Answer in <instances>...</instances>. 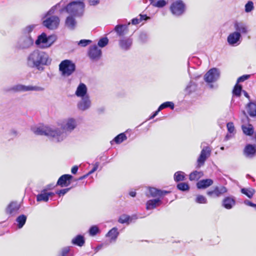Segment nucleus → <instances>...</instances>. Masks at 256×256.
<instances>
[{"instance_id": "09e8293b", "label": "nucleus", "mask_w": 256, "mask_h": 256, "mask_svg": "<svg viewBox=\"0 0 256 256\" xmlns=\"http://www.w3.org/2000/svg\"><path fill=\"white\" fill-rule=\"evenodd\" d=\"M98 231L99 230L98 226H92L89 230L90 234L92 236H94L98 233Z\"/></svg>"}, {"instance_id": "ea45409f", "label": "nucleus", "mask_w": 256, "mask_h": 256, "mask_svg": "<svg viewBox=\"0 0 256 256\" xmlns=\"http://www.w3.org/2000/svg\"><path fill=\"white\" fill-rule=\"evenodd\" d=\"M242 92V87L240 85L238 84H236L232 92L233 94L236 96H240V94Z\"/></svg>"}, {"instance_id": "e2e57ef3", "label": "nucleus", "mask_w": 256, "mask_h": 256, "mask_svg": "<svg viewBox=\"0 0 256 256\" xmlns=\"http://www.w3.org/2000/svg\"><path fill=\"white\" fill-rule=\"evenodd\" d=\"M160 111V110H159V109L158 108V110L154 112V114L150 116V119H152L153 118H154Z\"/></svg>"}, {"instance_id": "423d86ee", "label": "nucleus", "mask_w": 256, "mask_h": 256, "mask_svg": "<svg viewBox=\"0 0 256 256\" xmlns=\"http://www.w3.org/2000/svg\"><path fill=\"white\" fill-rule=\"evenodd\" d=\"M186 6L182 0H174L170 5L169 10L171 14L176 17L182 16L186 12Z\"/></svg>"}, {"instance_id": "bf43d9fd", "label": "nucleus", "mask_w": 256, "mask_h": 256, "mask_svg": "<svg viewBox=\"0 0 256 256\" xmlns=\"http://www.w3.org/2000/svg\"><path fill=\"white\" fill-rule=\"evenodd\" d=\"M141 22L140 20V18H134L132 20V24H137Z\"/></svg>"}, {"instance_id": "37998d69", "label": "nucleus", "mask_w": 256, "mask_h": 256, "mask_svg": "<svg viewBox=\"0 0 256 256\" xmlns=\"http://www.w3.org/2000/svg\"><path fill=\"white\" fill-rule=\"evenodd\" d=\"M177 188L182 191H186L189 190V186L187 183L180 182L178 184Z\"/></svg>"}, {"instance_id": "f3484780", "label": "nucleus", "mask_w": 256, "mask_h": 256, "mask_svg": "<svg viewBox=\"0 0 256 256\" xmlns=\"http://www.w3.org/2000/svg\"><path fill=\"white\" fill-rule=\"evenodd\" d=\"M241 37L240 34L238 32H233L230 34L227 38L228 43L232 46L238 44V42Z\"/></svg>"}, {"instance_id": "c85d7f7f", "label": "nucleus", "mask_w": 256, "mask_h": 256, "mask_svg": "<svg viewBox=\"0 0 256 256\" xmlns=\"http://www.w3.org/2000/svg\"><path fill=\"white\" fill-rule=\"evenodd\" d=\"M84 239L83 236L78 235L74 237L72 240V243L79 246H82L84 244Z\"/></svg>"}, {"instance_id": "de8ad7c7", "label": "nucleus", "mask_w": 256, "mask_h": 256, "mask_svg": "<svg viewBox=\"0 0 256 256\" xmlns=\"http://www.w3.org/2000/svg\"><path fill=\"white\" fill-rule=\"evenodd\" d=\"M245 12H250L254 9V4L252 1H248L245 5Z\"/></svg>"}, {"instance_id": "9d476101", "label": "nucleus", "mask_w": 256, "mask_h": 256, "mask_svg": "<svg viewBox=\"0 0 256 256\" xmlns=\"http://www.w3.org/2000/svg\"><path fill=\"white\" fill-rule=\"evenodd\" d=\"M220 76V70L216 68H212L206 74L204 79L206 82L212 83L216 81Z\"/></svg>"}, {"instance_id": "6ab92c4d", "label": "nucleus", "mask_w": 256, "mask_h": 256, "mask_svg": "<svg viewBox=\"0 0 256 256\" xmlns=\"http://www.w3.org/2000/svg\"><path fill=\"white\" fill-rule=\"evenodd\" d=\"M132 40L131 38H123L119 40V45L120 48L124 50H128L132 46Z\"/></svg>"}, {"instance_id": "7c9ffc66", "label": "nucleus", "mask_w": 256, "mask_h": 256, "mask_svg": "<svg viewBox=\"0 0 256 256\" xmlns=\"http://www.w3.org/2000/svg\"><path fill=\"white\" fill-rule=\"evenodd\" d=\"M248 112L251 116H256V104L250 102L247 105Z\"/></svg>"}, {"instance_id": "49530a36", "label": "nucleus", "mask_w": 256, "mask_h": 256, "mask_svg": "<svg viewBox=\"0 0 256 256\" xmlns=\"http://www.w3.org/2000/svg\"><path fill=\"white\" fill-rule=\"evenodd\" d=\"M108 38H103L99 40L98 44L100 47L104 48L108 44Z\"/></svg>"}, {"instance_id": "dca6fc26", "label": "nucleus", "mask_w": 256, "mask_h": 256, "mask_svg": "<svg viewBox=\"0 0 256 256\" xmlns=\"http://www.w3.org/2000/svg\"><path fill=\"white\" fill-rule=\"evenodd\" d=\"M244 155L248 158H252L256 155V145L247 144L244 150Z\"/></svg>"}, {"instance_id": "4468645a", "label": "nucleus", "mask_w": 256, "mask_h": 256, "mask_svg": "<svg viewBox=\"0 0 256 256\" xmlns=\"http://www.w3.org/2000/svg\"><path fill=\"white\" fill-rule=\"evenodd\" d=\"M74 94L78 98H82L89 96L88 94V88L86 86L80 82L76 88Z\"/></svg>"}, {"instance_id": "4be33fe9", "label": "nucleus", "mask_w": 256, "mask_h": 256, "mask_svg": "<svg viewBox=\"0 0 256 256\" xmlns=\"http://www.w3.org/2000/svg\"><path fill=\"white\" fill-rule=\"evenodd\" d=\"M213 184V180L212 179L208 178L202 180L198 182L196 186L198 189H204L212 186Z\"/></svg>"}, {"instance_id": "4c0bfd02", "label": "nucleus", "mask_w": 256, "mask_h": 256, "mask_svg": "<svg viewBox=\"0 0 256 256\" xmlns=\"http://www.w3.org/2000/svg\"><path fill=\"white\" fill-rule=\"evenodd\" d=\"M170 107L172 110H174V104L171 102H164L158 107L159 110H162Z\"/></svg>"}, {"instance_id": "20e7f679", "label": "nucleus", "mask_w": 256, "mask_h": 256, "mask_svg": "<svg viewBox=\"0 0 256 256\" xmlns=\"http://www.w3.org/2000/svg\"><path fill=\"white\" fill-rule=\"evenodd\" d=\"M56 36L50 35L47 36L45 33H42L38 36L35 42L36 44L40 48H50L56 40Z\"/></svg>"}, {"instance_id": "2eb2a0df", "label": "nucleus", "mask_w": 256, "mask_h": 256, "mask_svg": "<svg viewBox=\"0 0 256 256\" xmlns=\"http://www.w3.org/2000/svg\"><path fill=\"white\" fill-rule=\"evenodd\" d=\"M102 55V51L96 46H93L90 48L88 56L91 59L98 60Z\"/></svg>"}, {"instance_id": "a18cd8bd", "label": "nucleus", "mask_w": 256, "mask_h": 256, "mask_svg": "<svg viewBox=\"0 0 256 256\" xmlns=\"http://www.w3.org/2000/svg\"><path fill=\"white\" fill-rule=\"evenodd\" d=\"M34 26L30 25L26 26L22 30V34H30V33L33 30Z\"/></svg>"}, {"instance_id": "72a5a7b5", "label": "nucleus", "mask_w": 256, "mask_h": 256, "mask_svg": "<svg viewBox=\"0 0 256 256\" xmlns=\"http://www.w3.org/2000/svg\"><path fill=\"white\" fill-rule=\"evenodd\" d=\"M174 178L176 182L184 180L185 178V174L182 171L177 172L174 174Z\"/></svg>"}, {"instance_id": "a878e982", "label": "nucleus", "mask_w": 256, "mask_h": 256, "mask_svg": "<svg viewBox=\"0 0 256 256\" xmlns=\"http://www.w3.org/2000/svg\"><path fill=\"white\" fill-rule=\"evenodd\" d=\"M235 205V200L232 197H226L222 200V206L226 209H231Z\"/></svg>"}, {"instance_id": "bb28decb", "label": "nucleus", "mask_w": 256, "mask_h": 256, "mask_svg": "<svg viewBox=\"0 0 256 256\" xmlns=\"http://www.w3.org/2000/svg\"><path fill=\"white\" fill-rule=\"evenodd\" d=\"M54 195V193L52 192H42L40 194H38L36 196V200L38 202L44 201L47 202L49 200L50 196H52Z\"/></svg>"}, {"instance_id": "7ed1b4c3", "label": "nucleus", "mask_w": 256, "mask_h": 256, "mask_svg": "<svg viewBox=\"0 0 256 256\" xmlns=\"http://www.w3.org/2000/svg\"><path fill=\"white\" fill-rule=\"evenodd\" d=\"M58 6L56 5L52 7L46 14V19L43 20L44 26L50 30L56 29L59 26L60 22L59 18L56 16H52Z\"/></svg>"}, {"instance_id": "c9c22d12", "label": "nucleus", "mask_w": 256, "mask_h": 256, "mask_svg": "<svg viewBox=\"0 0 256 256\" xmlns=\"http://www.w3.org/2000/svg\"><path fill=\"white\" fill-rule=\"evenodd\" d=\"M26 220V216L22 214L16 218V222L18 223V228H22L24 225L25 224Z\"/></svg>"}, {"instance_id": "5701e85b", "label": "nucleus", "mask_w": 256, "mask_h": 256, "mask_svg": "<svg viewBox=\"0 0 256 256\" xmlns=\"http://www.w3.org/2000/svg\"><path fill=\"white\" fill-rule=\"evenodd\" d=\"M234 28L236 30V32H238L240 34H246L248 32V28L247 26L242 22H236L234 24Z\"/></svg>"}, {"instance_id": "f257e3e1", "label": "nucleus", "mask_w": 256, "mask_h": 256, "mask_svg": "<svg viewBox=\"0 0 256 256\" xmlns=\"http://www.w3.org/2000/svg\"><path fill=\"white\" fill-rule=\"evenodd\" d=\"M59 128L52 126L38 124L32 126V132L36 135L45 136L54 142H60L67 136L68 133L72 132L76 127L75 118H68L58 122Z\"/></svg>"}, {"instance_id": "864d4df0", "label": "nucleus", "mask_w": 256, "mask_h": 256, "mask_svg": "<svg viewBox=\"0 0 256 256\" xmlns=\"http://www.w3.org/2000/svg\"><path fill=\"white\" fill-rule=\"evenodd\" d=\"M250 77V75L249 74L243 75L240 76L237 80V84H238V82H242L248 80Z\"/></svg>"}, {"instance_id": "39448f33", "label": "nucleus", "mask_w": 256, "mask_h": 256, "mask_svg": "<svg viewBox=\"0 0 256 256\" xmlns=\"http://www.w3.org/2000/svg\"><path fill=\"white\" fill-rule=\"evenodd\" d=\"M84 4L82 2H72L67 5L62 10H66L70 14L80 16L84 12Z\"/></svg>"}, {"instance_id": "f8f14e48", "label": "nucleus", "mask_w": 256, "mask_h": 256, "mask_svg": "<svg viewBox=\"0 0 256 256\" xmlns=\"http://www.w3.org/2000/svg\"><path fill=\"white\" fill-rule=\"evenodd\" d=\"M80 100L78 102V109L82 112L89 110L92 106V101L89 96L80 98Z\"/></svg>"}, {"instance_id": "1a4fd4ad", "label": "nucleus", "mask_w": 256, "mask_h": 256, "mask_svg": "<svg viewBox=\"0 0 256 256\" xmlns=\"http://www.w3.org/2000/svg\"><path fill=\"white\" fill-rule=\"evenodd\" d=\"M44 88L43 87L40 86H25L22 84H17L11 87L10 90L14 92H22L27 91H36L42 92L44 91Z\"/></svg>"}, {"instance_id": "f03ea898", "label": "nucleus", "mask_w": 256, "mask_h": 256, "mask_svg": "<svg viewBox=\"0 0 256 256\" xmlns=\"http://www.w3.org/2000/svg\"><path fill=\"white\" fill-rule=\"evenodd\" d=\"M51 61L48 53L38 49L30 52L26 58V66L38 70H40L44 66L50 64Z\"/></svg>"}, {"instance_id": "f704fd0d", "label": "nucleus", "mask_w": 256, "mask_h": 256, "mask_svg": "<svg viewBox=\"0 0 256 256\" xmlns=\"http://www.w3.org/2000/svg\"><path fill=\"white\" fill-rule=\"evenodd\" d=\"M126 139L127 137L126 135L124 133H121L114 138V141L116 144H120Z\"/></svg>"}, {"instance_id": "cd10ccee", "label": "nucleus", "mask_w": 256, "mask_h": 256, "mask_svg": "<svg viewBox=\"0 0 256 256\" xmlns=\"http://www.w3.org/2000/svg\"><path fill=\"white\" fill-rule=\"evenodd\" d=\"M20 208V204L16 202H11L6 208L7 213L10 214H15Z\"/></svg>"}, {"instance_id": "393cba45", "label": "nucleus", "mask_w": 256, "mask_h": 256, "mask_svg": "<svg viewBox=\"0 0 256 256\" xmlns=\"http://www.w3.org/2000/svg\"><path fill=\"white\" fill-rule=\"evenodd\" d=\"M65 24L67 28L70 30H73L76 28L77 22L74 17L68 16L66 18Z\"/></svg>"}, {"instance_id": "13d9d810", "label": "nucleus", "mask_w": 256, "mask_h": 256, "mask_svg": "<svg viewBox=\"0 0 256 256\" xmlns=\"http://www.w3.org/2000/svg\"><path fill=\"white\" fill-rule=\"evenodd\" d=\"M90 5L95 6L100 3V0H88Z\"/></svg>"}, {"instance_id": "6e6d98bb", "label": "nucleus", "mask_w": 256, "mask_h": 256, "mask_svg": "<svg viewBox=\"0 0 256 256\" xmlns=\"http://www.w3.org/2000/svg\"><path fill=\"white\" fill-rule=\"evenodd\" d=\"M69 190L70 188L62 189L56 192V194H58L59 196H60L65 194Z\"/></svg>"}, {"instance_id": "0e129e2a", "label": "nucleus", "mask_w": 256, "mask_h": 256, "mask_svg": "<svg viewBox=\"0 0 256 256\" xmlns=\"http://www.w3.org/2000/svg\"><path fill=\"white\" fill-rule=\"evenodd\" d=\"M245 203H246L247 205L250 206L254 207V208H256V204H253V203H252V202H250L248 201V202H245Z\"/></svg>"}, {"instance_id": "6e6552de", "label": "nucleus", "mask_w": 256, "mask_h": 256, "mask_svg": "<svg viewBox=\"0 0 256 256\" xmlns=\"http://www.w3.org/2000/svg\"><path fill=\"white\" fill-rule=\"evenodd\" d=\"M76 66L71 60H62L59 64V70L63 76H70L75 70Z\"/></svg>"}, {"instance_id": "58836bf2", "label": "nucleus", "mask_w": 256, "mask_h": 256, "mask_svg": "<svg viewBox=\"0 0 256 256\" xmlns=\"http://www.w3.org/2000/svg\"><path fill=\"white\" fill-rule=\"evenodd\" d=\"M196 88V84L192 82L188 84L185 88V91L188 94H190L193 91H194Z\"/></svg>"}, {"instance_id": "69168bd1", "label": "nucleus", "mask_w": 256, "mask_h": 256, "mask_svg": "<svg viewBox=\"0 0 256 256\" xmlns=\"http://www.w3.org/2000/svg\"><path fill=\"white\" fill-rule=\"evenodd\" d=\"M129 194L132 197H134L136 196V192L134 191H131L129 192Z\"/></svg>"}, {"instance_id": "a19ab883", "label": "nucleus", "mask_w": 256, "mask_h": 256, "mask_svg": "<svg viewBox=\"0 0 256 256\" xmlns=\"http://www.w3.org/2000/svg\"><path fill=\"white\" fill-rule=\"evenodd\" d=\"M130 216L126 214L122 215L118 218V222L120 224L129 223L130 221Z\"/></svg>"}, {"instance_id": "2f4dec72", "label": "nucleus", "mask_w": 256, "mask_h": 256, "mask_svg": "<svg viewBox=\"0 0 256 256\" xmlns=\"http://www.w3.org/2000/svg\"><path fill=\"white\" fill-rule=\"evenodd\" d=\"M204 175V174L202 172H198L197 170H195L192 173L190 174L189 176V179L190 180H197L202 178Z\"/></svg>"}, {"instance_id": "680f3d73", "label": "nucleus", "mask_w": 256, "mask_h": 256, "mask_svg": "<svg viewBox=\"0 0 256 256\" xmlns=\"http://www.w3.org/2000/svg\"><path fill=\"white\" fill-rule=\"evenodd\" d=\"M140 20L141 22L144 20H146L149 18L146 15L140 14Z\"/></svg>"}, {"instance_id": "9b49d317", "label": "nucleus", "mask_w": 256, "mask_h": 256, "mask_svg": "<svg viewBox=\"0 0 256 256\" xmlns=\"http://www.w3.org/2000/svg\"><path fill=\"white\" fill-rule=\"evenodd\" d=\"M211 149L208 146H206L201 150L200 154L197 160V167L200 168L202 166L206 160L210 156Z\"/></svg>"}, {"instance_id": "aec40b11", "label": "nucleus", "mask_w": 256, "mask_h": 256, "mask_svg": "<svg viewBox=\"0 0 256 256\" xmlns=\"http://www.w3.org/2000/svg\"><path fill=\"white\" fill-rule=\"evenodd\" d=\"M130 24V22L128 25L118 24L114 28V30L117 34L119 36H123L126 34L128 30V26Z\"/></svg>"}, {"instance_id": "8fccbe9b", "label": "nucleus", "mask_w": 256, "mask_h": 256, "mask_svg": "<svg viewBox=\"0 0 256 256\" xmlns=\"http://www.w3.org/2000/svg\"><path fill=\"white\" fill-rule=\"evenodd\" d=\"M92 41L88 40H82L78 42V44L81 46H86L89 44Z\"/></svg>"}, {"instance_id": "e433bc0d", "label": "nucleus", "mask_w": 256, "mask_h": 256, "mask_svg": "<svg viewBox=\"0 0 256 256\" xmlns=\"http://www.w3.org/2000/svg\"><path fill=\"white\" fill-rule=\"evenodd\" d=\"M241 192L248 198H251L254 193V190L252 188H242Z\"/></svg>"}, {"instance_id": "b1692460", "label": "nucleus", "mask_w": 256, "mask_h": 256, "mask_svg": "<svg viewBox=\"0 0 256 256\" xmlns=\"http://www.w3.org/2000/svg\"><path fill=\"white\" fill-rule=\"evenodd\" d=\"M162 204V202L160 198L150 200L146 202V208L148 210H152Z\"/></svg>"}, {"instance_id": "a211bd4d", "label": "nucleus", "mask_w": 256, "mask_h": 256, "mask_svg": "<svg viewBox=\"0 0 256 256\" xmlns=\"http://www.w3.org/2000/svg\"><path fill=\"white\" fill-rule=\"evenodd\" d=\"M72 178V176L70 174L62 175L58 178L57 184L62 187L67 186L70 185Z\"/></svg>"}, {"instance_id": "c03bdc74", "label": "nucleus", "mask_w": 256, "mask_h": 256, "mask_svg": "<svg viewBox=\"0 0 256 256\" xmlns=\"http://www.w3.org/2000/svg\"><path fill=\"white\" fill-rule=\"evenodd\" d=\"M167 2L166 0H158L156 1V3L154 4V7L162 8L165 6Z\"/></svg>"}, {"instance_id": "4d7b16f0", "label": "nucleus", "mask_w": 256, "mask_h": 256, "mask_svg": "<svg viewBox=\"0 0 256 256\" xmlns=\"http://www.w3.org/2000/svg\"><path fill=\"white\" fill-rule=\"evenodd\" d=\"M98 166H99V163L98 162H96L94 164V166L93 168L88 172V174H90H90L94 173L95 171H96L97 170Z\"/></svg>"}, {"instance_id": "052dcab7", "label": "nucleus", "mask_w": 256, "mask_h": 256, "mask_svg": "<svg viewBox=\"0 0 256 256\" xmlns=\"http://www.w3.org/2000/svg\"><path fill=\"white\" fill-rule=\"evenodd\" d=\"M78 170V166H74L72 168V170H71V172H72L73 174H76Z\"/></svg>"}, {"instance_id": "412c9836", "label": "nucleus", "mask_w": 256, "mask_h": 256, "mask_svg": "<svg viewBox=\"0 0 256 256\" xmlns=\"http://www.w3.org/2000/svg\"><path fill=\"white\" fill-rule=\"evenodd\" d=\"M119 234L118 228L114 227L112 228L106 234V236L110 238V242H116Z\"/></svg>"}, {"instance_id": "603ef678", "label": "nucleus", "mask_w": 256, "mask_h": 256, "mask_svg": "<svg viewBox=\"0 0 256 256\" xmlns=\"http://www.w3.org/2000/svg\"><path fill=\"white\" fill-rule=\"evenodd\" d=\"M70 248L68 246L64 247L62 248L61 251V256H67V254L69 252Z\"/></svg>"}, {"instance_id": "0eeeda50", "label": "nucleus", "mask_w": 256, "mask_h": 256, "mask_svg": "<svg viewBox=\"0 0 256 256\" xmlns=\"http://www.w3.org/2000/svg\"><path fill=\"white\" fill-rule=\"evenodd\" d=\"M34 43V40L30 34H22L18 38L15 48L17 50H24L31 48Z\"/></svg>"}, {"instance_id": "774afa93", "label": "nucleus", "mask_w": 256, "mask_h": 256, "mask_svg": "<svg viewBox=\"0 0 256 256\" xmlns=\"http://www.w3.org/2000/svg\"><path fill=\"white\" fill-rule=\"evenodd\" d=\"M12 134L16 136L18 134V132L15 130H12L10 132Z\"/></svg>"}, {"instance_id": "3c124183", "label": "nucleus", "mask_w": 256, "mask_h": 256, "mask_svg": "<svg viewBox=\"0 0 256 256\" xmlns=\"http://www.w3.org/2000/svg\"><path fill=\"white\" fill-rule=\"evenodd\" d=\"M226 127L229 132L233 133L234 131V126L232 122H228L226 124Z\"/></svg>"}, {"instance_id": "79ce46f5", "label": "nucleus", "mask_w": 256, "mask_h": 256, "mask_svg": "<svg viewBox=\"0 0 256 256\" xmlns=\"http://www.w3.org/2000/svg\"><path fill=\"white\" fill-rule=\"evenodd\" d=\"M196 202L198 204H206L207 203V200L206 198L200 194L197 195L196 198Z\"/></svg>"}, {"instance_id": "c756f323", "label": "nucleus", "mask_w": 256, "mask_h": 256, "mask_svg": "<svg viewBox=\"0 0 256 256\" xmlns=\"http://www.w3.org/2000/svg\"><path fill=\"white\" fill-rule=\"evenodd\" d=\"M242 128L243 132L247 136H252L254 133V128L252 124H242Z\"/></svg>"}, {"instance_id": "338daca9", "label": "nucleus", "mask_w": 256, "mask_h": 256, "mask_svg": "<svg viewBox=\"0 0 256 256\" xmlns=\"http://www.w3.org/2000/svg\"><path fill=\"white\" fill-rule=\"evenodd\" d=\"M242 92L244 94V96L246 98H248V100H250V96L248 95V92H246L245 90H243L242 91Z\"/></svg>"}, {"instance_id": "473e14b6", "label": "nucleus", "mask_w": 256, "mask_h": 256, "mask_svg": "<svg viewBox=\"0 0 256 256\" xmlns=\"http://www.w3.org/2000/svg\"><path fill=\"white\" fill-rule=\"evenodd\" d=\"M149 192L152 197L162 196V192L156 188H151L149 189Z\"/></svg>"}, {"instance_id": "ddd939ff", "label": "nucleus", "mask_w": 256, "mask_h": 256, "mask_svg": "<svg viewBox=\"0 0 256 256\" xmlns=\"http://www.w3.org/2000/svg\"><path fill=\"white\" fill-rule=\"evenodd\" d=\"M227 192V189L224 186H216L213 190L208 191L207 194L213 198L219 197Z\"/></svg>"}, {"instance_id": "5fc2aeb1", "label": "nucleus", "mask_w": 256, "mask_h": 256, "mask_svg": "<svg viewBox=\"0 0 256 256\" xmlns=\"http://www.w3.org/2000/svg\"><path fill=\"white\" fill-rule=\"evenodd\" d=\"M147 38L146 34L142 32L138 36V40L141 42H144L146 40Z\"/></svg>"}]
</instances>
